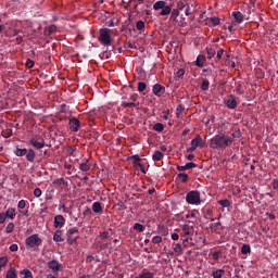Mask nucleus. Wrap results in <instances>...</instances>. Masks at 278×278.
I'll return each mask as SVG.
<instances>
[{
    "label": "nucleus",
    "instance_id": "10",
    "mask_svg": "<svg viewBox=\"0 0 278 278\" xmlns=\"http://www.w3.org/2000/svg\"><path fill=\"white\" fill-rule=\"evenodd\" d=\"M79 127H81V122L76 117L70 119V129L71 131L77 132L79 131Z\"/></svg>",
    "mask_w": 278,
    "mask_h": 278
},
{
    "label": "nucleus",
    "instance_id": "59",
    "mask_svg": "<svg viewBox=\"0 0 278 278\" xmlns=\"http://www.w3.org/2000/svg\"><path fill=\"white\" fill-rule=\"evenodd\" d=\"M34 61H31V59H28L27 61H26V66H27V68H34Z\"/></svg>",
    "mask_w": 278,
    "mask_h": 278
},
{
    "label": "nucleus",
    "instance_id": "41",
    "mask_svg": "<svg viewBox=\"0 0 278 278\" xmlns=\"http://www.w3.org/2000/svg\"><path fill=\"white\" fill-rule=\"evenodd\" d=\"M136 102H122V108H137Z\"/></svg>",
    "mask_w": 278,
    "mask_h": 278
},
{
    "label": "nucleus",
    "instance_id": "50",
    "mask_svg": "<svg viewBox=\"0 0 278 278\" xmlns=\"http://www.w3.org/2000/svg\"><path fill=\"white\" fill-rule=\"evenodd\" d=\"M236 93L237 94H244V90H242V85L238 84L236 87Z\"/></svg>",
    "mask_w": 278,
    "mask_h": 278
},
{
    "label": "nucleus",
    "instance_id": "3",
    "mask_svg": "<svg viewBox=\"0 0 278 278\" xmlns=\"http://www.w3.org/2000/svg\"><path fill=\"white\" fill-rule=\"evenodd\" d=\"M186 201L189 205H201V192L197 190L189 191Z\"/></svg>",
    "mask_w": 278,
    "mask_h": 278
},
{
    "label": "nucleus",
    "instance_id": "63",
    "mask_svg": "<svg viewBox=\"0 0 278 278\" xmlns=\"http://www.w3.org/2000/svg\"><path fill=\"white\" fill-rule=\"evenodd\" d=\"M15 42H16V45H21V42H23V36L18 35V36L15 38Z\"/></svg>",
    "mask_w": 278,
    "mask_h": 278
},
{
    "label": "nucleus",
    "instance_id": "48",
    "mask_svg": "<svg viewBox=\"0 0 278 278\" xmlns=\"http://www.w3.org/2000/svg\"><path fill=\"white\" fill-rule=\"evenodd\" d=\"M220 254H222L220 251L212 253V257H213L214 262H218V260H220Z\"/></svg>",
    "mask_w": 278,
    "mask_h": 278
},
{
    "label": "nucleus",
    "instance_id": "16",
    "mask_svg": "<svg viewBox=\"0 0 278 278\" xmlns=\"http://www.w3.org/2000/svg\"><path fill=\"white\" fill-rule=\"evenodd\" d=\"M195 163L191 162V163H187L185 166L178 165L176 168L177 170H179V173H184V170H190L191 168H197Z\"/></svg>",
    "mask_w": 278,
    "mask_h": 278
},
{
    "label": "nucleus",
    "instance_id": "45",
    "mask_svg": "<svg viewBox=\"0 0 278 278\" xmlns=\"http://www.w3.org/2000/svg\"><path fill=\"white\" fill-rule=\"evenodd\" d=\"M210 22L212 23V25H214V27H216V25H220V18L216 16L211 17Z\"/></svg>",
    "mask_w": 278,
    "mask_h": 278
},
{
    "label": "nucleus",
    "instance_id": "25",
    "mask_svg": "<svg viewBox=\"0 0 278 278\" xmlns=\"http://www.w3.org/2000/svg\"><path fill=\"white\" fill-rule=\"evenodd\" d=\"M176 179H179V181H181V184H188V179H190V176H188V174H186V173H179L177 175Z\"/></svg>",
    "mask_w": 278,
    "mask_h": 278
},
{
    "label": "nucleus",
    "instance_id": "31",
    "mask_svg": "<svg viewBox=\"0 0 278 278\" xmlns=\"http://www.w3.org/2000/svg\"><path fill=\"white\" fill-rule=\"evenodd\" d=\"M241 253H242V255H249V253H251V245H249V244H243L242 247H241Z\"/></svg>",
    "mask_w": 278,
    "mask_h": 278
},
{
    "label": "nucleus",
    "instance_id": "64",
    "mask_svg": "<svg viewBox=\"0 0 278 278\" xmlns=\"http://www.w3.org/2000/svg\"><path fill=\"white\" fill-rule=\"evenodd\" d=\"M66 104H61V108H60V112H62L63 114H66Z\"/></svg>",
    "mask_w": 278,
    "mask_h": 278
},
{
    "label": "nucleus",
    "instance_id": "5",
    "mask_svg": "<svg viewBox=\"0 0 278 278\" xmlns=\"http://www.w3.org/2000/svg\"><path fill=\"white\" fill-rule=\"evenodd\" d=\"M218 49V46L216 45H210L205 48V53H206V59L208 61L214 60V58H216V50Z\"/></svg>",
    "mask_w": 278,
    "mask_h": 278
},
{
    "label": "nucleus",
    "instance_id": "35",
    "mask_svg": "<svg viewBox=\"0 0 278 278\" xmlns=\"http://www.w3.org/2000/svg\"><path fill=\"white\" fill-rule=\"evenodd\" d=\"M144 27H146V24H144L143 21H138V22L136 23V29H137L138 31H144Z\"/></svg>",
    "mask_w": 278,
    "mask_h": 278
},
{
    "label": "nucleus",
    "instance_id": "1",
    "mask_svg": "<svg viewBox=\"0 0 278 278\" xmlns=\"http://www.w3.org/2000/svg\"><path fill=\"white\" fill-rule=\"evenodd\" d=\"M231 144H233V138L222 134L211 139L210 147L211 149H227V147H231Z\"/></svg>",
    "mask_w": 278,
    "mask_h": 278
},
{
    "label": "nucleus",
    "instance_id": "4",
    "mask_svg": "<svg viewBox=\"0 0 278 278\" xmlns=\"http://www.w3.org/2000/svg\"><path fill=\"white\" fill-rule=\"evenodd\" d=\"M26 249H36L42 244V240L38 233H34L25 240Z\"/></svg>",
    "mask_w": 278,
    "mask_h": 278
},
{
    "label": "nucleus",
    "instance_id": "22",
    "mask_svg": "<svg viewBox=\"0 0 278 278\" xmlns=\"http://www.w3.org/2000/svg\"><path fill=\"white\" fill-rule=\"evenodd\" d=\"M26 160H27V162H34L36 160V152L34 151V149L27 150Z\"/></svg>",
    "mask_w": 278,
    "mask_h": 278
},
{
    "label": "nucleus",
    "instance_id": "62",
    "mask_svg": "<svg viewBox=\"0 0 278 278\" xmlns=\"http://www.w3.org/2000/svg\"><path fill=\"white\" fill-rule=\"evenodd\" d=\"M129 100L136 103L138 101V94L136 93L131 94Z\"/></svg>",
    "mask_w": 278,
    "mask_h": 278
},
{
    "label": "nucleus",
    "instance_id": "8",
    "mask_svg": "<svg viewBox=\"0 0 278 278\" xmlns=\"http://www.w3.org/2000/svg\"><path fill=\"white\" fill-rule=\"evenodd\" d=\"M152 92H153V94H155V97H164V94L166 92V87H164L161 84H155L152 87Z\"/></svg>",
    "mask_w": 278,
    "mask_h": 278
},
{
    "label": "nucleus",
    "instance_id": "54",
    "mask_svg": "<svg viewBox=\"0 0 278 278\" xmlns=\"http://www.w3.org/2000/svg\"><path fill=\"white\" fill-rule=\"evenodd\" d=\"M83 214H84V216H91L92 215V210L90 207L86 206Z\"/></svg>",
    "mask_w": 278,
    "mask_h": 278
},
{
    "label": "nucleus",
    "instance_id": "40",
    "mask_svg": "<svg viewBox=\"0 0 278 278\" xmlns=\"http://www.w3.org/2000/svg\"><path fill=\"white\" fill-rule=\"evenodd\" d=\"M134 229H135L136 231H140V232L142 233V231H144V226H143L142 224H140V223H136V224L134 225Z\"/></svg>",
    "mask_w": 278,
    "mask_h": 278
},
{
    "label": "nucleus",
    "instance_id": "44",
    "mask_svg": "<svg viewBox=\"0 0 278 278\" xmlns=\"http://www.w3.org/2000/svg\"><path fill=\"white\" fill-rule=\"evenodd\" d=\"M12 231H14V223L11 222L7 225L5 232L12 233Z\"/></svg>",
    "mask_w": 278,
    "mask_h": 278
},
{
    "label": "nucleus",
    "instance_id": "21",
    "mask_svg": "<svg viewBox=\"0 0 278 278\" xmlns=\"http://www.w3.org/2000/svg\"><path fill=\"white\" fill-rule=\"evenodd\" d=\"M215 62L218 63L223 60V55H225V49L223 48H217L216 53H215Z\"/></svg>",
    "mask_w": 278,
    "mask_h": 278
},
{
    "label": "nucleus",
    "instance_id": "38",
    "mask_svg": "<svg viewBox=\"0 0 278 278\" xmlns=\"http://www.w3.org/2000/svg\"><path fill=\"white\" fill-rule=\"evenodd\" d=\"M17 275H16V270L15 269H10L7 271V276L5 278H16Z\"/></svg>",
    "mask_w": 278,
    "mask_h": 278
},
{
    "label": "nucleus",
    "instance_id": "9",
    "mask_svg": "<svg viewBox=\"0 0 278 278\" xmlns=\"http://www.w3.org/2000/svg\"><path fill=\"white\" fill-rule=\"evenodd\" d=\"M66 225V218H64V215H56L54 216V228L55 229H62Z\"/></svg>",
    "mask_w": 278,
    "mask_h": 278
},
{
    "label": "nucleus",
    "instance_id": "39",
    "mask_svg": "<svg viewBox=\"0 0 278 278\" xmlns=\"http://www.w3.org/2000/svg\"><path fill=\"white\" fill-rule=\"evenodd\" d=\"M177 16H179V10L174 9L170 14V21H177Z\"/></svg>",
    "mask_w": 278,
    "mask_h": 278
},
{
    "label": "nucleus",
    "instance_id": "37",
    "mask_svg": "<svg viewBox=\"0 0 278 278\" xmlns=\"http://www.w3.org/2000/svg\"><path fill=\"white\" fill-rule=\"evenodd\" d=\"M201 90L205 91V90H210V80L204 79L201 84Z\"/></svg>",
    "mask_w": 278,
    "mask_h": 278
},
{
    "label": "nucleus",
    "instance_id": "53",
    "mask_svg": "<svg viewBox=\"0 0 278 278\" xmlns=\"http://www.w3.org/2000/svg\"><path fill=\"white\" fill-rule=\"evenodd\" d=\"M232 138H242V132L240 129H237L232 132Z\"/></svg>",
    "mask_w": 278,
    "mask_h": 278
},
{
    "label": "nucleus",
    "instance_id": "36",
    "mask_svg": "<svg viewBox=\"0 0 278 278\" xmlns=\"http://www.w3.org/2000/svg\"><path fill=\"white\" fill-rule=\"evenodd\" d=\"M224 275H225V269H218L213 273L214 278H223Z\"/></svg>",
    "mask_w": 278,
    "mask_h": 278
},
{
    "label": "nucleus",
    "instance_id": "27",
    "mask_svg": "<svg viewBox=\"0 0 278 278\" xmlns=\"http://www.w3.org/2000/svg\"><path fill=\"white\" fill-rule=\"evenodd\" d=\"M163 157H164V153H162L160 150H156L152 155V160L154 162H160L161 160H163Z\"/></svg>",
    "mask_w": 278,
    "mask_h": 278
},
{
    "label": "nucleus",
    "instance_id": "12",
    "mask_svg": "<svg viewBox=\"0 0 278 278\" xmlns=\"http://www.w3.org/2000/svg\"><path fill=\"white\" fill-rule=\"evenodd\" d=\"M47 266L50 268V270H53V273H59L60 268H62V264L55 260L48 262Z\"/></svg>",
    "mask_w": 278,
    "mask_h": 278
},
{
    "label": "nucleus",
    "instance_id": "29",
    "mask_svg": "<svg viewBox=\"0 0 278 278\" xmlns=\"http://www.w3.org/2000/svg\"><path fill=\"white\" fill-rule=\"evenodd\" d=\"M79 170H81L83 173H88V170H90V165L88 164V161L79 164Z\"/></svg>",
    "mask_w": 278,
    "mask_h": 278
},
{
    "label": "nucleus",
    "instance_id": "43",
    "mask_svg": "<svg viewBox=\"0 0 278 278\" xmlns=\"http://www.w3.org/2000/svg\"><path fill=\"white\" fill-rule=\"evenodd\" d=\"M147 90V84L140 81L138 83V92H144Z\"/></svg>",
    "mask_w": 278,
    "mask_h": 278
},
{
    "label": "nucleus",
    "instance_id": "2",
    "mask_svg": "<svg viewBox=\"0 0 278 278\" xmlns=\"http://www.w3.org/2000/svg\"><path fill=\"white\" fill-rule=\"evenodd\" d=\"M112 29L110 28H101L100 36L98 38L99 42L102 43L104 47L112 46Z\"/></svg>",
    "mask_w": 278,
    "mask_h": 278
},
{
    "label": "nucleus",
    "instance_id": "61",
    "mask_svg": "<svg viewBox=\"0 0 278 278\" xmlns=\"http://www.w3.org/2000/svg\"><path fill=\"white\" fill-rule=\"evenodd\" d=\"M129 160H135V162H140V155H138V154H135V155H131L130 157H129Z\"/></svg>",
    "mask_w": 278,
    "mask_h": 278
},
{
    "label": "nucleus",
    "instance_id": "7",
    "mask_svg": "<svg viewBox=\"0 0 278 278\" xmlns=\"http://www.w3.org/2000/svg\"><path fill=\"white\" fill-rule=\"evenodd\" d=\"M203 142V139L201 138V135H197L193 140H191V147L188 148V153H192L193 151H197V148L201 147V143Z\"/></svg>",
    "mask_w": 278,
    "mask_h": 278
},
{
    "label": "nucleus",
    "instance_id": "32",
    "mask_svg": "<svg viewBox=\"0 0 278 278\" xmlns=\"http://www.w3.org/2000/svg\"><path fill=\"white\" fill-rule=\"evenodd\" d=\"M27 154V149H20V148H16L15 150V155L17 157H23V155H26Z\"/></svg>",
    "mask_w": 278,
    "mask_h": 278
},
{
    "label": "nucleus",
    "instance_id": "30",
    "mask_svg": "<svg viewBox=\"0 0 278 278\" xmlns=\"http://www.w3.org/2000/svg\"><path fill=\"white\" fill-rule=\"evenodd\" d=\"M170 12H173V9H170V7L165 5L162 11L160 12L161 16H168V14H170Z\"/></svg>",
    "mask_w": 278,
    "mask_h": 278
},
{
    "label": "nucleus",
    "instance_id": "47",
    "mask_svg": "<svg viewBox=\"0 0 278 278\" xmlns=\"http://www.w3.org/2000/svg\"><path fill=\"white\" fill-rule=\"evenodd\" d=\"M8 265V256L0 257V268Z\"/></svg>",
    "mask_w": 278,
    "mask_h": 278
},
{
    "label": "nucleus",
    "instance_id": "19",
    "mask_svg": "<svg viewBox=\"0 0 278 278\" xmlns=\"http://www.w3.org/2000/svg\"><path fill=\"white\" fill-rule=\"evenodd\" d=\"M91 210L92 212H94V214H102L103 205L101 204V202H93Z\"/></svg>",
    "mask_w": 278,
    "mask_h": 278
},
{
    "label": "nucleus",
    "instance_id": "51",
    "mask_svg": "<svg viewBox=\"0 0 278 278\" xmlns=\"http://www.w3.org/2000/svg\"><path fill=\"white\" fill-rule=\"evenodd\" d=\"M27 202L25 200H21L17 204L18 210H25Z\"/></svg>",
    "mask_w": 278,
    "mask_h": 278
},
{
    "label": "nucleus",
    "instance_id": "57",
    "mask_svg": "<svg viewBox=\"0 0 278 278\" xmlns=\"http://www.w3.org/2000/svg\"><path fill=\"white\" fill-rule=\"evenodd\" d=\"M184 75H186V70L184 68H180L176 72V76L178 77H184Z\"/></svg>",
    "mask_w": 278,
    "mask_h": 278
},
{
    "label": "nucleus",
    "instance_id": "17",
    "mask_svg": "<svg viewBox=\"0 0 278 278\" xmlns=\"http://www.w3.org/2000/svg\"><path fill=\"white\" fill-rule=\"evenodd\" d=\"M54 242H64V230H56L53 236Z\"/></svg>",
    "mask_w": 278,
    "mask_h": 278
},
{
    "label": "nucleus",
    "instance_id": "58",
    "mask_svg": "<svg viewBox=\"0 0 278 278\" xmlns=\"http://www.w3.org/2000/svg\"><path fill=\"white\" fill-rule=\"evenodd\" d=\"M137 166L140 168V172L143 173V175H147V169L142 163H137Z\"/></svg>",
    "mask_w": 278,
    "mask_h": 278
},
{
    "label": "nucleus",
    "instance_id": "60",
    "mask_svg": "<svg viewBox=\"0 0 278 278\" xmlns=\"http://www.w3.org/2000/svg\"><path fill=\"white\" fill-rule=\"evenodd\" d=\"M8 217H5V213H0V225H3V223H5V219Z\"/></svg>",
    "mask_w": 278,
    "mask_h": 278
},
{
    "label": "nucleus",
    "instance_id": "20",
    "mask_svg": "<svg viewBox=\"0 0 278 278\" xmlns=\"http://www.w3.org/2000/svg\"><path fill=\"white\" fill-rule=\"evenodd\" d=\"M4 216L7 218H10L11 220H14V218H16V208L14 207L8 208L7 212L4 213Z\"/></svg>",
    "mask_w": 278,
    "mask_h": 278
},
{
    "label": "nucleus",
    "instance_id": "34",
    "mask_svg": "<svg viewBox=\"0 0 278 278\" xmlns=\"http://www.w3.org/2000/svg\"><path fill=\"white\" fill-rule=\"evenodd\" d=\"M218 205H222V207H231V202L227 199L225 200H219Z\"/></svg>",
    "mask_w": 278,
    "mask_h": 278
},
{
    "label": "nucleus",
    "instance_id": "46",
    "mask_svg": "<svg viewBox=\"0 0 278 278\" xmlns=\"http://www.w3.org/2000/svg\"><path fill=\"white\" fill-rule=\"evenodd\" d=\"M174 253L182 254L184 250L181 249V245L179 243H176L174 247Z\"/></svg>",
    "mask_w": 278,
    "mask_h": 278
},
{
    "label": "nucleus",
    "instance_id": "23",
    "mask_svg": "<svg viewBox=\"0 0 278 278\" xmlns=\"http://www.w3.org/2000/svg\"><path fill=\"white\" fill-rule=\"evenodd\" d=\"M232 16L236 23H242V21H244V15L240 11L232 12Z\"/></svg>",
    "mask_w": 278,
    "mask_h": 278
},
{
    "label": "nucleus",
    "instance_id": "28",
    "mask_svg": "<svg viewBox=\"0 0 278 278\" xmlns=\"http://www.w3.org/2000/svg\"><path fill=\"white\" fill-rule=\"evenodd\" d=\"M166 7V2L165 1H156L154 4H153V10L157 11V10H162L163 8Z\"/></svg>",
    "mask_w": 278,
    "mask_h": 278
},
{
    "label": "nucleus",
    "instance_id": "55",
    "mask_svg": "<svg viewBox=\"0 0 278 278\" xmlns=\"http://www.w3.org/2000/svg\"><path fill=\"white\" fill-rule=\"evenodd\" d=\"M9 250L12 252V253H15V251H18V244L16 243H13L10 245Z\"/></svg>",
    "mask_w": 278,
    "mask_h": 278
},
{
    "label": "nucleus",
    "instance_id": "18",
    "mask_svg": "<svg viewBox=\"0 0 278 278\" xmlns=\"http://www.w3.org/2000/svg\"><path fill=\"white\" fill-rule=\"evenodd\" d=\"M211 230L214 231V233H220L225 227H223V224L220 222L211 224Z\"/></svg>",
    "mask_w": 278,
    "mask_h": 278
},
{
    "label": "nucleus",
    "instance_id": "24",
    "mask_svg": "<svg viewBox=\"0 0 278 278\" xmlns=\"http://www.w3.org/2000/svg\"><path fill=\"white\" fill-rule=\"evenodd\" d=\"M55 31H58V26L52 24L45 29V36H51L52 34H55Z\"/></svg>",
    "mask_w": 278,
    "mask_h": 278
},
{
    "label": "nucleus",
    "instance_id": "6",
    "mask_svg": "<svg viewBox=\"0 0 278 278\" xmlns=\"http://www.w3.org/2000/svg\"><path fill=\"white\" fill-rule=\"evenodd\" d=\"M224 104L228 110H236L238 108V100H236V96L230 94L228 99L224 101Z\"/></svg>",
    "mask_w": 278,
    "mask_h": 278
},
{
    "label": "nucleus",
    "instance_id": "14",
    "mask_svg": "<svg viewBox=\"0 0 278 278\" xmlns=\"http://www.w3.org/2000/svg\"><path fill=\"white\" fill-rule=\"evenodd\" d=\"M29 143L31 144V147H34L35 149H45V139H41L40 141L36 140L35 138H31L29 140Z\"/></svg>",
    "mask_w": 278,
    "mask_h": 278
},
{
    "label": "nucleus",
    "instance_id": "26",
    "mask_svg": "<svg viewBox=\"0 0 278 278\" xmlns=\"http://www.w3.org/2000/svg\"><path fill=\"white\" fill-rule=\"evenodd\" d=\"M74 233H79V228H77V227L70 228V229L66 231V239H67V240H71V238H73V235H74Z\"/></svg>",
    "mask_w": 278,
    "mask_h": 278
},
{
    "label": "nucleus",
    "instance_id": "42",
    "mask_svg": "<svg viewBox=\"0 0 278 278\" xmlns=\"http://www.w3.org/2000/svg\"><path fill=\"white\" fill-rule=\"evenodd\" d=\"M186 110V106L184 104H179L176 109L177 116H180V114H184V111Z\"/></svg>",
    "mask_w": 278,
    "mask_h": 278
},
{
    "label": "nucleus",
    "instance_id": "56",
    "mask_svg": "<svg viewBox=\"0 0 278 278\" xmlns=\"http://www.w3.org/2000/svg\"><path fill=\"white\" fill-rule=\"evenodd\" d=\"M100 238L102 240H108V238H110V232H108V231L101 232Z\"/></svg>",
    "mask_w": 278,
    "mask_h": 278
},
{
    "label": "nucleus",
    "instance_id": "52",
    "mask_svg": "<svg viewBox=\"0 0 278 278\" xmlns=\"http://www.w3.org/2000/svg\"><path fill=\"white\" fill-rule=\"evenodd\" d=\"M153 244H160L162 242V237L161 236H155L152 238Z\"/></svg>",
    "mask_w": 278,
    "mask_h": 278
},
{
    "label": "nucleus",
    "instance_id": "33",
    "mask_svg": "<svg viewBox=\"0 0 278 278\" xmlns=\"http://www.w3.org/2000/svg\"><path fill=\"white\" fill-rule=\"evenodd\" d=\"M153 130L154 131H159V132H162L164 131V124L162 123H156L153 125Z\"/></svg>",
    "mask_w": 278,
    "mask_h": 278
},
{
    "label": "nucleus",
    "instance_id": "15",
    "mask_svg": "<svg viewBox=\"0 0 278 278\" xmlns=\"http://www.w3.org/2000/svg\"><path fill=\"white\" fill-rule=\"evenodd\" d=\"M53 186H56V188H68V181H66V179L64 178H58L55 180L52 181Z\"/></svg>",
    "mask_w": 278,
    "mask_h": 278
},
{
    "label": "nucleus",
    "instance_id": "49",
    "mask_svg": "<svg viewBox=\"0 0 278 278\" xmlns=\"http://www.w3.org/2000/svg\"><path fill=\"white\" fill-rule=\"evenodd\" d=\"M34 197H36L37 199L42 197V190L40 188H36L34 190Z\"/></svg>",
    "mask_w": 278,
    "mask_h": 278
},
{
    "label": "nucleus",
    "instance_id": "13",
    "mask_svg": "<svg viewBox=\"0 0 278 278\" xmlns=\"http://www.w3.org/2000/svg\"><path fill=\"white\" fill-rule=\"evenodd\" d=\"M205 62H207V56H205V54H199L195 60V66H198V68H203Z\"/></svg>",
    "mask_w": 278,
    "mask_h": 278
},
{
    "label": "nucleus",
    "instance_id": "11",
    "mask_svg": "<svg viewBox=\"0 0 278 278\" xmlns=\"http://www.w3.org/2000/svg\"><path fill=\"white\" fill-rule=\"evenodd\" d=\"M194 231V226H190L188 224L182 226V231L180 232L181 238H186L188 236H192Z\"/></svg>",
    "mask_w": 278,
    "mask_h": 278
}]
</instances>
